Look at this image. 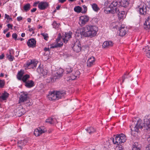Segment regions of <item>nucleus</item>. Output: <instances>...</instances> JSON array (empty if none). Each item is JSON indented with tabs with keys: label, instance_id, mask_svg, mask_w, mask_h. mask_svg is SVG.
Returning <instances> with one entry per match:
<instances>
[{
	"label": "nucleus",
	"instance_id": "nucleus-1",
	"mask_svg": "<svg viewBox=\"0 0 150 150\" xmlns=\"http://www.w3.org/2000/svg\"><path fill=\"white\" fill-rule=\"evenodd\" d=\"M131 130V134L132 135L135 136V132L137 133L140 131L139 129L148 130L150 129V115L146 116L144 119V122L141 125V121L138 120L134 127H132V125L130 126Z\"/></svg>",
	"mask_w": 150,
	"mask_h": 150
},
{
	"label": "nucleus",
	"instance_id": "nucleus-2",
	"mask_svg": "<svg viewBox=\"0 0 150 150\" xmlns=\"http://www.w3.org/2000/svg\"><path fill=\"white\" fill-rule=\"evenodd\" d=\"M98 30V28L96 26L87 25L82 28L80 33L85 37L92 38L96 35Z\"/></svg>",
	"mask_w": 150,
	"mask_h": 150
},
{
	"label": "nucleus",
	"instance_id": "nucleus-3",
	"mask_svg": "<svg viewBox=\"0 0 150 150\" xmlns=\"http://www.w3.org/2000/svg\"><path fill=\"white\" fill-rule=\"evenodd\" d=\"M104 11L107 13H117L119 20H121L123 18V15L125 13L124 11H119V9L117 7H113L112 6H110L109 8H107L104 10Z\"/></svg>",
	"mask_w": 150,
	"mask_h": 150
},
{
	"label": "nucleus",
	"instance_id": "nucleus-4",
	"mask_svg": "<svg viewBox=\"0 0 150 150\" xmlns=\"http://www.w3.org/2000/svg\"><path fill=\"white\" fill-rule=\"evenodd\" d=\"M66 94L64 91H53L49 93L48 98L50 100H58L62 98Z\"/></svg>",
	"mask_w": 150,
	"mask_h": 150
},
{
	"label": "nucleus",
	"instance_id": "nucleus-5",
	"mask_svg": "<svg viewBox=\"0 0 150 150\" xmlns=\"http://www.w3.org/2000/svg\"><path fill=\"white\" fill-rule=\"evenodd\" d=\"M89 17L87 16H82L79 18V24L81 26L84 25L89 20Z\"/></svg>",
	"mask_w": 150,
	"mask_h": 150
},
{
	"label": "nucleus",
	"instance_id": "nucleus-6",
	"mask_svg": "<svg viewBox=\"0 0 150 150\" xmlns=\"http://www.w3.org/2000/svg\"><path fill=\"white\" fill-rule=\"evenodd\" d=\"M128 31L127 28L123 25H122L120 27L118 33H119V35L120 36H123L126 34Z\"/></svg>",
	"mask_w": 150,
	"mask_h": 150
},
{
	"label": "nucleus",
	"instance_id": "nucleus-7",
	"mask_svg": "<svg viewBox=\"0 0 150 150\" xmlns=\"http://www.w3.org/2000/svg\"><path fill=\"white\" fill-rule=\"evenodd\" d=\"M46 131V129L43 127H41L35 129L34 134L36 136H39L40 134L45 133Z\"/></svg>",
	"mask_w": 150,
	"mask_h": 150
},
{
	"label": "nucleus",
	"instance_id": "nucleus-8",
	"mask_svg": "<svg viewBox=\"0 0 150 150\" xmlns=\"http://www.w3.org/2000/svg\"><path fill=\"white\" fill-rule=\"evenodd\" d=\"M63 72V70L62 69H60L59 71H58V72H56V74L55 73V75L52 77L51 81L54 82L55 81L56 79H58L61 77L62 76Z\"/></svg>",
	"mask_w": 150,
	"mask_h": 150
},
{
	"label": "nucleus",
	"instance_id": "nucleus-9",
	"mask_svg": "<svg viewBox=\"0 0 150 150\" xmlns=\"http://www.w3.org/2000/svg\"><path fill=\"white\" fill-rule=\"evenodd\" d=\"M61 37V34L59 33L58 35V38L56 40V44L55 45H52L50 47L51 48H56L57 47H59L62 46L63 43L62 42H60V41Z\"/></svg>",
	"mask_w": 150,
	"mask_h": 150
},
{
	"label": "nucleus",
	"instance_id": "nucleus-10",
	"mask_svg": "<svg viewBox=\"0 0 150 150\" xmlns=\"http://www.w3.org/2000/svg\"><path fill=\"white\" fill-rule=\"evenodd\" d=\"M37 63L34 60H30L27 62L26 65L28 68L33 69L35 68Z\"/></svg>",
	"mask_w": 150,
	"mask_h": 150
},
{
	"label": "nucleus",
	"instance_id": "nucleus-11",
	"mask_svg": "<svg viewBox=\"0 0 150 150\" xmlns=\"http://www.w3.org/2000/svg\"><path fill=\"white\" fill-rule=\"evenodd\" d=\"M72 34V33L70 31L69 33H65L64 35L62 37L64 42L65 43H67L69 39L71 38Z\"/></svg>",
	"mask_w": 150,
	"mask_h": 150
},
{
	"label": "nucleus",
	"instance_id": "nucleus-12",
	"mask_svg": "<svg viewBox=\"0 0 150 150\" xmlns=\"http://www.w3.org/2000/svg\"><path fill=\"white\" fill-rule=\"evenodd\" d=\"M28 95L26 92H21L19 98V102H23L26 101L27 100Z\"/></svg>",
	"mask_w": 150,
	"mask_h": 150
},
{
	"label": "nucleus",
	"instance_id": "nucleus-13",
	"mask_svg": "<svg viewBox=\"0 0 150 150\" xmlns=\"http://www.w3.org/2000/svg\"><path fill=\"white\" fill-rule=\"evenodd\" d=\"M95 59L93 56L89 58L86 62L87 66L88 67H91L93 65L95 62Z\"/></svg>",
	"mask_w": 150,
	"mask_h": 150
},
{
	"label": "nucleus",
	"instance_id": "nucleus-14",
	"mask_svg": "<svg viewBox=\"0 0 150 150\" xmlns=\"http://www.w3.org/2000/svg\"><path fill=\"white\" fill-rule=\"evenodd\" d=\"M79 41H76L74 46L72 47V48L73 50L76 52H79L81 50V45L79 44Z\"/></svg>",
	"mask_w": 150,
	"mask_h": 150
},
{
	"label": "nucleus",
	"instance_id": "nucleus-15",
	"mask_svg": "<svg viewBox=\"0 0 150 150\" xmlns=\"http://www.w3.org/2000/svg\"><path fill=\"white\" fill-rule=\"evenodd\" d=\"M37 71L40 75L43 76L47 74V70L46 69L44 68H41L40 66L38 68Z\"/></svg>",
	"mask_w": 150,
	"mask_h": 150
},
{
	"label": "nucleus",
	"instance_id": "nucleus-16",
	"mask_svg": "<svg viewBox=\"0 0 150 150\" xmlns=\"http://www.w3.org/2000/svg\"><path fill=\"white\" fill-rule=\"evenodd\" d=\"M140 14L142 15H144L146 13V6L144 5V4L141 6H139L138 8Z\"/></svg>",
	"mask_w": 150,
	"mask_h": 150
},
{
	"label": "nucleus",
	"instance_id": "nucleus-17",
	"mask_svg": "<svg viewBox=\"0 0 150 150\" xmlns=\"http://www.w3.org/2000/svg\"><path fill=\"white\" fill-rule=\"evenodd\" d=\"M80 74V72L78 70L73 71L71 73V75L70 76L71 79L72 80L75 79L77 77L79 76Z\"/></svg>",
	"mask_w": 150,
	"mask_h": 150
},
{
	"label": "nucleus",
	"instance_id": "nucleus-18",
	"mask_svg": "<svg viewBox=\"0 0 150 150\" xmlns=\"http://www.w3.org/2000/svg\"><path fill=\"white\" fill-rule=\"evenodd\" d=\"M28 141L27 139H24L23 140L19 141L18 142V146L21 149H22L23 146L25 145Z\"/></svg>",
	"mask_w": 150,
	"mask_h": 150
},
{
	"label": "nucleus",
	"instance_id": "nucleus-19",
	"mask_svg": "<svg viewBox=\"0 0 150 150\" xmlns=\"http://www.w3.org/2000/svg\"><path fill=\"white\" fill-rule=\"evenodd\" d=\"M48 6L47 3L42 1L38 4V7L40 10H44Z\"/></svg>",
	"mask_w": 150,
	"mask_h": 150
},
{
	"label": "nucleus",
	"instance_id": "nucleus-20",
	"mask_svg": "<svg viewBox=\"0 0 150 150\" xmlns=\"http://www.w3.org/2000/svg\"><path fill=\"white\" fill-rule=\"evenodd\" d=\"M36 41L34 38L30 39L28 41L27 44L28 46L30 47H35Z\"/></svg>",
	"mask_w": 150,
	"mask_h": 150
},
{
	"label": "nucleus",
	"instance_id": "nucleus-21",
	"mask_svg": "<svg viewBox=\"0 0 150 150\" xmlns=\"http://www.w3.org/2000/svg\"><path fill=\"white\" fill-rule=\"evenodd\" d=\"M119 134H117V136H115L114 138H112V142L114 144L118 145L121 144Z\"/></svg>",
	"mask_w": 150,
	"mask_h": 150
},
{
	"label": "nucleus",
	"instance_id": "nucleus-22",
	"mask_svg": "<svg viewBox=\"0 0 150 150\" xmlns=\"http://www.w3.org/2000/svg\"><path fill=\"white\" fill-rule=\"evenodd\" d=\"M144 28L146 30H148L150 28V15L148 16L144 23Z\"/></svg>",
	"mask_w": 150,
	"mask_h": 150
},
{
	"label": "nucleus",
	"instance_id": "nucleus-23",
	"mask_svg": "<svg viewBox=\"0 0 150 150\" xmlns=\"http://www.w3.org/2000/svg\"><path fill=\"white\" fill-rule=\"evenodd\" d=\"M113 45V43L110 41H106L104 42L103 47L104 48H108L112 47Z\"/></svg>",
	"mask_w": 150,
	"mask_h": 150
},
{
	"label": "nucleus",
	"instance_id": "nucleus-24",
	"mask_svg": "<svg viewBox=\"0 0 150 150\" xmlns=\"http://www.w3.org/2000/svg\"><path fill=\"white\" fill-rule=\"evenodd\" d=\"M25 83V86L28 88H30L34 86V82L32 80H28Z\"/></svg>",
	"mask_w": 150,
	"mask_h": 150
},
{
	"label": "nucleus",
	"instance_id": "nucleus-25",
	"mask_svg": "<svg viewBox=\"0 0 150 150\" xmlns=\"http://www.w3.org/2000/svg\"><path fill=\"white\" fill-rule=\"evenodd\" d=\"M73 71V68L69 66L66 67L64 70L65 73L67 74L72 73Z\"/></svg>",
	"mask_w": 150,
	"mask_h": 150
},
{
	"label": "nucleus",
	"instance_id": "nucleus-26",
	"mask_svg": "<svg viewBox=\"0 0 150 150\" xmlns=\"http://www.w3.org/2000/svg\"><path fill=\"white\" fill-rule=\"evenodd\" d=\"M86 130L90 134L94 133L96 132V129L92 127H88L86 129Z\"/></svg>",
	"mask_w": 150,
	"mask_h": 150
},
{
	"label": "nucleus",
	"instance_id": "nucleus-27",
	"mask_svg": "<svg viewBox=\"0 0 150 150\" xmlns=\"http://www.w3.org/2000/svg\"><path fill=\"white\" fill-rule=\"evenodd\" d=\"M120 138L121 144L124 143L126 141V140L125 135L123 134H119Z\"/></svg>",
	"mask_w": 150,
	"mask_h": 150
},
{
	"label": "nucleus",
	"instance_id": "nucleus-28",
	"mask_svg": "<svg viewBox=\"0 0 150 150\" xmlns=\"http://www.w3.org/2000/svg\"><path fill=\"white\" fill-rule=\"evenodd\" d=\"M8 95L9 94L8 93L6 92H4L3 93L2 96H0V98H1L3 100H5L8 97Z\"/></svg>",
	"mask_w": 150,
	"mask_h": 150
},
{
	"label": "nucleus",
	"instance_id": "nucleus-29",
	"mask_svg": "<svg viewBox=\"0 0 150 150\" xmlns=\"http://www.w3.org/2000/svg\"><path fill=\"white\" fill-rule=\"evenodd\" d=\"M30 76L28 74H26L23 76L22 78V80L23 82L25 83L26 82H27V80L28 79L30 78Z\"/></svg>",
	"mask_w": 150,
	"mask_h": 150
},
{
	"label": "nucleus",
	"instance_id": "nucleus-30",
	"mask_svg": "<svg viewBox=\"0 0 150 150\" xmlns=\"http://www.w3.org/2000/svg\"><path fill=\"white\" fill-rule=\"evenodd\" d=\"M92 7L93 9L95 11H98L100 10V8L98 7L97 5L96 4H93L92 5Z\"/></svg>",
	"mask_w": 150,
	"mask_h": 150
},
{
	"label": "nucleus",
	"instance_id": "nucleus-31",
	"mask_svg": "<svg viewBox=\"0 0 150 150\" xmlns=\"http://www.w3.org/2000/svg\"><path fill=\"white\" fill-rule=\"evenodd\" d=\"M23 109H22L21 111L20 110H16L15 111H16V115H18V117H20L24 114V112H22Z\"/></svg>",
	"mask_w": 150,
	"mask_h": 150
},
{
	"label": "nucleus",
	"instance_id": "nucleus-32",
	"mask_svg": "<svg viewBox=\"0 0 150 150\" xmlns=\"http://www.w3.org/2000/svg\"><path fill=\"white\" fill-rule=\"evenodd\" d=\"M23 74V72L22 71H21L18 73L17 75V78L19 80H21Z\"/></svg>",
	"mask_w": 150,
	"mask_h": 150
},
{
	"label": "nucleus",
	"instance_id": "nucleus-33",
	"mask_svg": "<svg viewBox=\"0 0 150 150\" xmlns=\"http://www.w3.org/2000/svg\"><path fill=\"white\" fill-rule=\"evenodd\" d=\"M30 8V5L29 4H27L23 7V9L25 11H29Z\"/></svg>",
	"mask_w": 150,
	"mask_h": 150
},
{
	"label": "nucleus",
	"instance_id": "nucleus-34",
	"mask_svg": "<svg viewBox=\"0 0 150 150\" xmlns=\"http://www.w3.org/2000/svg\"><path fill=\"white\" fill-rule=\"evenodd\" d=\"M74 11L77 13H80L82 11V8L79 6H78L74 7Z\"/></svg>",
	"mask_w": 150,
	"mask_h": 150
},
{
	"label": "nucleus",
	"instance_id": "nucleus-35",
	"mask_svg": "<svg viewBox=\"0 0 150 150\" xmlns=\"http://www.w3.org/2000/svg\"><path fill=\"white\" fill-rule=\"evenodd\" d=\"M141 146L137 142H135L133 145L132 148H141Z\"/></svg>",
	"mask_w": 150,
	"mask_h": 150
},
{
	"label": "nucleus",
	"instance_id": "nucleus-36",
	"mask_svg": "<svg viewBox=\"0 0 150 150\" xmlns=\"http://www.w3.org/2000/svg\"><path fill=\"white\" fill-rule=\"evenodd\" d=\"M129 74V73H125L124 74V75L122 76V83H121V85L122 84V83H123L124 82L125 80L126 79V78H127V77H126L125 76L128 75Z\"/></svg>",
	"mask_w": 150,
	"mask_h": 150
},
{
	"label": "nucleus",
	"instance_id": "nucleus-37",
	"mask_svg": "<svg viewBox=\"0 0 150 150\" xmlns=\"http://www.w3.org/2000/svg\"><path fill=\"white\" fill-rule=\"evenodd\" d=\"M54 28H58L59 26V24L56 23V22L54 21L52 24Z\"/></svg>",
	"mask_w": 150,
	"mask_h": 150
},
{
	"label": "nucleus",
	"instance_id": "nucleus-38",
	"mask_svg": "<svg viewBox=\"0 0 150 150\" xmlns=\"http://www.w3.org/2000/svg\"><path fill=\"white\" fill-rule=\"evenodd\" d=\"M118 5V3L117 1H113L111 5H110V6H112L113 7H117V6Z\"/></svg>",
	"mask_w": 150,
	"mask_h": 150
},
{
	"label": "nucleus",
	"instance_id": "nucleus-39",
	"mask_svg": "<svg viewBox=\"0 0 150 150\" xmlns=\"http://www.w3.org/2000/svg\"><path fill=\"white\" fill-rule=\"evenodd\" d=\"M83 9L82 10V11L81 12L82 13H85L87 11V7L85 5L83 6Z\"/></svg>",
	"mask_w": 150,
	"mask_h": 150
},
{
	"label": "nucleus",
	"instance_id": "nucleus-40",
	"mask_svg": "<svg viewBox=\"0 0 150 150\" xmlns=\"http://www.w3.org/2000/svg\"><path fill=\"white\" fill-rule=\"evenodd\" d=\"M7 55V57L10 61H13L14 57L12 55H9L8 54Z\"/></svg>",
	"mask_w": 150,
	"mask_h": 150
},
{
	"label": "nucleus",
	"instance_id": "nucleus-41",
	"mask_svg": "<svg viewBox=\"0 0 150 150\" xmlns=\"http://www.w3.org/2000/svg\"><path fill=\"white\" fill-rule=\"evenodd\" d=\"M52 120V117H50L47 119L45 121L46 122L49 123L50 124H53Z\"/></svg>",
	"mask_w": 150,
	"mask_h": 150
},
{
	"label": "nucleus",
	"instance_id": "nucleus-42",
	"mask_svg": "<svg viewBox=\"0 0 150 150\" xmlns=\"http://www.w3.org/2000/svg\"><path fill=\"white\" fill-rule=\"evenodd\" d=\"M4 85V81L0 80V87L3 88Z\"/></svg>",
	"mask_w": 150,
	"mask_h": 150
},
{
	"label": "nucleus",
	"instance_id": "nucleus-43",
	"mask_svg": "<svg viewBox=\"0 0 150 150\" xmlns=\"http://www.w3.org/2000/svg\"><path fill=\"white\" fill-rule=\"evenodd\" d=\"M41 35H42L44 37V39L46 40H47V39L48 38L47 36V35L46 34H45L44 33H41Z\"/></svg>",
	"mask_w": 150,
	"mask_h": 150
},
{
	"label": "nucleus",
	"instance_id": "nucleus-44",
	"mask_svg": "<svg viewBox=\"0 0 150 150\" xmlns=\"http://www.w3.org/2000/svg\"><path fill=\"white\" fill-rule=\"evenodd\" d=\"M5 18H6L7 20H11L12 21V19L11 18H10L9 17V16L7 14H5Z\"/></svg>",
	"mask_w": 150,
	"mask_h": 150
},
{
	"label": "nucleus",
	"instance_id": "nucleus-45",
	"mask_svg": "<svg viewBox=\"0 0 150 150\" xmlns=\"http://www.w3.org/2000/svg\"><path fill=\"white\" fill-rule=\"evenodd\" d=\"M146 56L148 58H150V50H149L146 52Z\"/></svg>",
	"mask_w": 150,
	"mask_h": 150
},
{
	"label": "nucleus",
	"instance_id": "nucleus-46",
	"mask_svg": "<svg viewBox=\"0 0 150 150\" xmlns=\"http://www.w3.org/2000/svg\"><path fill=\"white\" fill-rule=\"evenodd\" d=\"M17 35L16 33H13L12 35V37L13 38L15 39V40H17Z\"/></svg>",
	"mask_w": 150,
	"mask_h": 150
},
{
	"label": "nucleus",
	"instance_id": "nucleus-47",
	"mask_svg": "<svg viewBox=\"0 0 150 150\" xmlns=\"http://www.w3.org/2000/svg\"><path fill=\"white\" fill-rule=\"evenodd\" d=\"M9 55H12L14 54V50L13 49H11L9 50Z\"/></svg>",
	"mask_w": 150,
	"mask_h": 150
},
{
	"label": "nucleus",
	"instance_id": "nucleus-48",
	"mask_svg": "<svg viewBox=\"0 0 150 150\" xmlns=\"http://www.w3.org/2000/svg\"><path fill=\"white\" fill-rule=\"evenodd\" d=\"M52 120L53 124H54L56 122H57V119L55 118H52Z\"/></svg>",
	"mask_w": 150,
	"mask_h": 150
},
{
	"label": "nucleus",
	"instance_id": "nucleus-49",
	"mask_svg": "<svg viewBox=\"0 0 150 150\" xmlns=\"http://www.w3.org/2000/svg\"><path fill=\"white\" fill-rule=\"evenodd\" d=\"M7 26L8 28H11V29H12V27H13L12 25H11V24H8L7 25Z\"/></svg>",
	"mask_w": 150,
	"mask_h": 150
},
{
	"label": "nucleus",
	"instance_id": "nucleus-50",
	"mask_svg": "<svg viewBox=\"0 0 150 150\" xmlns=\"http://www.w3.org/2000/svg\"><path fill=\"white\" fill-rule=\"evenodd\" d=\"M22 17L21 16H19L17 18V19L18 21H20L22 19Z\"/></svg>",
	"mask_w": 150,
	"mask_h": 150
},
{
	"label": "nucleus",
	"instance_id": "nucleus-51",
	"mask_svg": "<svg viewBox=\"0 0 150 150\" xmlns=\"http://www.w3.org/2000/svg\"><path fill=\"white\" fill-rule=\"evenodd\" d=\"M122 3H123V2H121V6H123V7H125V6H127L126 5V4L127 5H128V2H126V3H125V5H122Z\"/></svg>",
	"mask_w": 150,
	"mask_h": 150
},
{
	"label": "nucleus",
	"instance_id": "nucleus-52",
	"mask_svg": "<svg viewBox=\"0 0 150 150\" xmlns=\"http://www.w3.org/2000/svg\"><path fill=\"white\" fill-rule=\"evenodd\" d=\"M146 150H150V144L146 147Z\"/></svg>",
	"mask_w": 150,
	"mask_h": 150
},
{
	"label": "nucleus",
	"instance_id": "nucleus-53",
	"mask_svg": "<svg viewBox=\"0 0 150 150\" xmlns=\"http://www.w3.org/2000/svg\"><path fill=\"white\" fill-rule=\"evenodd\" d=\"M4 56V54H1V55H0V59H3Z\"/></svg>",
	"mask_w": 150,
	"mask_h": 150
},
{
	"label": "nucleus",
	"instance_id": "nucleus-54",
	"mask_svg": "<svg viewBox=\"0 0 150 150\" xmlns=\"http://www.w3.org/2000/svg\"><path fill=\"white\" fill-rule=\"evenodd\" d=\"M146 1L148 4L149 7L150 8V0H146Z\"/></svg>",
	"mask_w": 150,
	"mask_h": 150
},
{
	"label": "nucleus",
	"instance_id": "nucleus-55",
	"mask_svg": "<svg viewBox=\"0 0 150 150\" xmlns=\"http://www.w3.org/2000/svg\"><path fill=\"white\" fill-rule=\"evenodd\" d=\"M37 10L36 8H33L32 10H31V11L32 12H35Z\"/></svg>",
	"mask_w": 150,
	"mask_h": 150
},
{
	"label": "nucleus",
	"instance_id": "nucleus-56",
	"mask_svg": "<svg viewBox=\"0 0 150 150\" xmlns=\"http://www.w3.org/2000/svg\"><path fill=\"white\" fill-rule=\"evenodd\" d=\"M49 50L50 49H49V48H47V47H45L44 49V50L45 51H49Z\"/></svg>",
	"mask_w": 150,
	"mask_h": 150
},
{
	"label": "nucleus",
	"instance_id": "nucleus-57",
	"mask_svg": "<svg viewBox=\"0 0 150 150\" xmlns=\"http://www.w3.org/2000/svg\"><path fill=\"white\" fill-rule=\"evenodd\" d=\"M61 3H63L65 2L66 0H58Z\"/></svg>",
	"mask_w": 150,
	"mask_h": 150
},
{
	"label": "nucleus",
	"instance_id": "nucleus-58",
	"mask_svg": "<svg viewBox=\"0 0 150 150\" xmlns=\"http://www.w3.org/2000/svg\"><path fill=\"white\" fill-rule=\"evenodd\" d=\"M147 141L150 144V135H149V137L147 138Z\"/></svg>",
	"mask_w": 150,
	"mask_h": 150
},
{
	"label": "nucleus",
	"instance_id": "nucleus-59",
	"mask_svg": "<svg viewBox=\"0 0 150 150\" xmlns=\"http://www.w3.org/2000/svg\"><path fill=\"white\" fill-rule=\"evenodd\" d=\"M141 148H132V150H140Z\"/></svg>",
	"mask_w": 150,
	"mask_h": 150
},
{
	"label": "nucleus",
	"instance_id": "nucleus-60",
	"mask_svg": "<svg viewBox=\"0 0 150 150\" xmlns=\"http://www.w3.org/2000/svg\"><path fill=\"white\" fill-rule=\"evenodd\" d=\"M38 3L37 2H35L33 4V6H36L37 4H38Z\"/></svg>",
	"mask_w": 150,
	"mask_h": 150
},
{
	"label": "nucleus",
	"instance_id": "nucleus-61",
	"mask_svg": "<svg viewBox=\"0 0 150 150\" xmlns=\"http://www.w3.org/2000/svg\"><path fill=\"white\" fill-rule=\"evenodd\" d=\"M8 29H6L5 30H4V33H5L7 31H8Z\"/></svg>",
	"mask_w": 150,
	"mask_h": 150
},
{
	"label": "nucleus",
	"instance_id": "nucleus-62",
	"mask_svg": "<svg viewBox=\"0 0 150 150\" xmlns=\"http://www.w3.org/2000/svg\"><path fill=\"white\" fill-rule=\"evenodd\" d=\"M28 22L30 23L31 22V19L30 18H28L27 19Z\"/></svg>",
	"mask_w": 150,
	"mask_h": 150
},
{
	"label": "nucleus",
	"instance_id": "nucleus-63",
	"mask_svg": "<svg viewBox=\"0 0 150 150\" xmlns=\"http://www.w3.org/2000/svg\"><path fill=\"white\" fill-rule=\"evenodd\" d=\"M10 33H8L6 34V37H7V38H8L9 36H10Z\"/></svg>",
	"mask_w": 150,
	"mask_h": 150
},
{
	"label": "nucleus",
	"instance_id": "nucleus-64",
	"mask_svg": "<svg viewBox=\"0 0 150 150\" xmlns=\"http://www.w3.org/2000/svg\"><path fill=\"white\" fill-rule=\"evenodd\" d=\"M117 150H123L122 148V147H119L118 148V149Z\"/></svg>",
	"mask_w": 150,
	"mask_h": 150
}]
</instances>
